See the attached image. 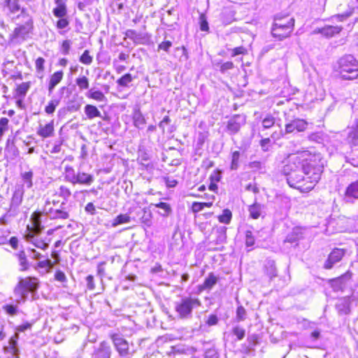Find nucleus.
<instances>
[{
	"instance_id": "473e14b6",
	"label": "nucleus",
	"mask_w": 358,
	"mask_h": 358,
	"mask_svg": "<svg viewBox=\"0 0 358 358\" xmlns=\"http://www.w3.org/2000/svg\"><path fill=\"white\" fill-rule=\"evenodd\" d=\"M345 197L358 199V180L348 185L345 191Z\"/></svg>"
},
{
	"instance_id": "ea45409f",
	"label": "nucleus",
	"mask_w": 358,
	"mask_h": 358,
	"mask_svg": "<svg viewBox=\"0 0 358 358\" xmlns=\"http://www.w3.org/2000/svg\"><path fill=\"white\" fill-rule=\"evenodd\" d=\"M266 273L271 278L277 275V271L275 265V262L273 260H268L265 266Z\"/></svg>"
},
{
	"instance_id": "5701e85b",
	"label": "nucleus",
	"mask_w": 358,
	"mask_h": 358,
	"mask_svg": "<svg viewBox=\"0 0 358 358\" xmlns=\"http://www.w3.org/2000/svg\"><path fill=\"white\" fill-rule=\"evenodd\" d=\"M57 6L53 9V15L57 17H64L67 15L66 0H55Z\"/></svg>"
},
{
	"instance_id": "39448f33",
	"label": "nucleus",
	"mask_w": 358,
	"mask_h": 358,
	"mask_svg": "<svg viewBox=\"0 0 358 358\" xmlns=\"http://www.w3.org/2000/svg\"><path fill=\"white\" fill-rule=\"evenodd\" d=\"M294 26V19L289 16L278 15L274 18L272 34L274 37L282 40L289 36Z\"/></svg>"
},
{
	"instance_id": "774afa93",
	"label": "nucleus",
	"mask_w": 358,
	"mask_h": 358,
	"mask_svg": "<svg viewBox=\"0 0 358 358\" xmlns=\"http://www.w3.org/2000/svg\"><path fill=\"white\" fill-rule=\"evenodd\" d=\"M349 137L352 139L353 143H358V127L350 132Z\"/></svg>"
},
{
	"instance_id": "e2e57ef3",
	"label": "nucleus",
	"mask_w": 358,
	"mask_h": 358,
	"mask_svg": "<svg viewBox=\"0 0 358 358\" xmlns=\"http://www.w3.org/2000/svg\"><path fill=\"white\" fill-rule=\"evenodd\" d=\"M59 18L60 19L57 22V27L58 29H64L67 27L69 24V20L66 18H65V17Z\"/></svg>"
},
{
	"instance_id": "de8ad7c7",
	"label": "nucleus",
	"mask_w": 358,
	"mask_h": 358,
	"mask_svg": "<svg viewBox=\"0 0 358 358\" xmlns=\"http://www.w3.org/2000/svg\"><path fill=\"white\" fill-rule=\"evenodd\" d=\"M92 57L90 55V52L85 50L80 57V62L84 64L90 65L92 62Z\"/></svg>"
},
{
	"instance_id": "6e6552de",
	"label": "nucleus",
	"mask_w": 358,
	"mask_h": 358,
	"mask_svg": "<svg viewBox=\"0 0 358 358\" xmlns=\"http://www.w3.org/2000/svg\"><path fill=\"white\" fill-rule=\"evenodd\" d=\"M2 6L9 17L19 18L30 15L28 9L22 5L20 0H3Z\"/></svg>"
},
{
	"instance_id": "4d7b16f0",
	"label": "nucleus",
	"mask_w": 358,
	"mask_h": 358,
	"mask_svg": "<svg viewBox=\"0 0 358 358\" xmlns=\"http://www.w3.org/2000/svg\"><path fill=\"white\" fill-rule=\"evenodd\" d=\"M352 13H353V9L350 8L349 10H348L342 14H338L336 15L333 16L332 18L336 19L338 21H344L347 18H348L350 16H351Z\"/></svg>"
},
{
	"instance_id": "aec40b11",
	"label": "nucleus",
	"mask_w": 358,
	"mask_h": 358,
	"mask_svg": "<svg viewBox=\"0 0 358 358\" xmlns=\"http://www.w3.org/2000/svg\"><path fill=\"white\" fill-rule=\"evenodd\" d=\"M342 29L343 27L341 26H325L323 28L315 30V33H320L326 37H332L339 34Z\"/></svg>"
},
{
	"instance_id": "8fccbe9b",
	"label": "nucleus",
	"mask_w": 358,
	"mask_h": 358,
	"mask_svg": "<svg viewBox=\"0 0 358 358\" xmlns=\"http://www.w3.org/2000/svg\"><path fill=\"white\" fill-rule=\"evenodd\" d=\"M246 318V310L242 306H240L236 309V319L237 322H241L245 320Z\"/></svg>"
},
{
	"instance_id": "5fc2aeb1",
	"label": "nucleus",
	"mask_w": 358,
	"mask_h": 358,
	"mask_svg": "<svg viewBox=\"0 0 358 358\" xmlns=\"http://www.w3.org/2000/svg\"><path fill=\"white\" fill-rule=\"evenodd\" d=\"M219 353L215 348L206 350L204 358H219Z\"/></svg>"
},
{
	"instance_id": "f8f14e48",
	"label": "nucleus",
	"mask_w": 358,
	"mask_h": 358,
	"mask_svg": "<svg viewBox=\"0 0 358 358\" xmlns=\"http://www.w3.org/2000/svg\"><path fill=\"white\" fill-rule=\"evenodd\" d=\"M18 338V334L15 333V335L10 338L8 345L3 348L4 352L8 355L6 358H20V350L17 348Z\"/></svg>"
},
{
	"instance_id": "2eb2a0df",
	"label": "nucleus",
	"mask_w": 358,
	"mask_h": 358,
	"mask_svg": "<svg viewBox=\"0 0 358 358\" xmlns=\"http://www.w3.org/2000/svg\"><path fill=\"white\" fill-rule=\"evenodd\" d=\"M244 124L245 120L243 117L238 115H234L227 122V131L230 135L236 134Z\"/></svg>"
},
{
	"instance_id": "4be33fe9",
	"label": "nucleus",
	"mask_w": 358,
	"mask_h": 358,
	"mask_svg": "<svg viewBox=\"0 0 358 358\" xmlns=\"http://www.w3.org/2000/svg\"><path fill=\"white\" fill-rule=\"evenodd\" d=\"M132 120L134 127L138 129H143L146 124L145 118L139 109L134 110L132 115Z\"/></svg>"
},
{
	"instance_id": "7c9ffc66",
	"label": "nucleus",
	"mask_w": 358,
	"mask_h": 358,
	"mask_svg": "<svg viewBox=\"0 0 358 358\" xmlns=\"http://www.w3.org/2000/svg\"><path fill=\"white\" fill-rule=\"evenodd\" d=\"M84 111L87 117L90 120L97 117H101V113L98 108L95 106L91 104H87L84 108Z\"/></svg>"
},
{
	"instance_id": "9b49d317",
	"label": "nucleus",
	"mask_w": 358,
	"mask_h": 358,
	"mask_svg": "<svg viewBox=\"0 0 358 358\" xmlns=\"http://www.w3.org/2000/svg\"><path fill=\"white\" fill-rule=\"evenodd\" d=\"M27 21L24 24L16 27L13 31V37L25 39L34 28V21L31 15L25 17Z\"/></svg>"
},
{
	"instance_id": "c85d7f7f",
	"label": "nucleus",
	"mask_w": 358,
	"mask_h": 358,
	"mask_svg": "<svg viewBox=\"0 0 358 358\" xmlns=\"http://www.w3.org/2000/svg\"><path fill=\"white\" fill-rule=\"evenodd\" d=\"M27 241L31 243L35 247L42 250H46L49 246V241L47 242L46 240L40 238L38 236L29 235L27 237Z\"/></svg>"
},
{
	"instance_id": "49530a36",
	"label": "nucleus",
	"mask_w": 358,
	"mask_h": 358,
	"mask_svg": "<svg viewBox=\"0 0 358 358\" xmlns=\"http://www.w3.org/2000/svg\"><path fill=\"white\" fill-rule=\"evenodd\" d=\"M8 120L6 117H1L0 119V141L5 131L8 129Z\"/></svg>"
},
{
	"instance_id": "603ef678",
	"label": "nucleus",
	"mask_w": 358,
	"mask_h": 358,
	"mask_svg": "<svg viewBox=\"0 0 358 358\" xmlns=\"http://www.w3.org/2000/svg\"><path fill=\"white\" fill-rule=\"evenodd\" d=\"M155 207L161 208L164 210V213H162L163 216H167L171 212V208L169 204L166 203L160 202L159 203L155 204Z\"/></svg>"
},
{
	"instance_id": "f03ea898",
	"label": "nucleus",
	"mask_w": 358,
	"mask_h": 358,
	"mask_svg": "<svg viewBox=\"0 0 358 358\" xmlns=\"http://www.w3.org/2000/svg\"><path fill=\"white\" fill-rule=\"evenodd\" d=\"M282 172L287 176V184L291 187L299 189L301 192H308L313 189L312 185L306 181V176L301 168L293 162V157L289 163L284 166Z\"/></svg>"
},
{
	"instance_id": "9d476101",
	"label": "nucleus",
	"mask_w": 358,
	"mask_h": 358,
	"mask_svg": "<svg viewBox=\"0 0 358 358\" xmlns=\"http://www.w3.org/2000/svg\"><path fill=\"white\" fill-rule=\"evenodd\" d=\"M50 201H46L44 207V212L51 220H66L69 217V213L65 210L64 206L60 205V208L49 207Z\"/></svg>"
},
{
	"instance_id": "e433bc0d",
	"label": "nucleus",
	"mask_w": 358,
	"mask_h": 358,
	"mask_svg": "<svg viewBox=\"0 0 358 358\" xmlns=\"http://www.w3.org/2000/svg\"><path fill=\"white\" fill-rule=\"evenodd\" d=\"M76 83L78 85L80 91L88 90L90 87L89 79L85 76L77 78L76 79Z\"/></svg>"
},
{
	"instance_id": "0e129e2a",
	"label": "nucleus",
	"mask_w": 358,
	"mask_h": 358,
	"mask_svg": "<svg viewBox=\"0 0 358 358\" xmlns=\"http://www.w3.org/2000/svg\"><path fill=\"white\" fill-rule=\"evenodd\" d=\"M55 279L61 282H64L66 281V277L65 273L62 271H57L55 274Z\"/></svg>"
},
{
	"instance_id": "72a5a7b5",
	"label": "nucleus",
	"mask_w": 358,
	"mask_h": 358,
	"mask_svg": "<svg viewBox=\"0 0 358 358\" xmlns=\"http://www.w3.org/2000/svg\"><path fill=\"white\" fill-rule=\"evenodd\" d=\"M86 96L90 99H92L97 101H106V97L104 94L99 90H94V89H90L86 94Z\"/></svg>"
},
{
	"instance_id": "7ed1b4c3",
	"label": "nucleus",
	"mask_w": 358,
	"mask_h": 358,
	"mask_svg": "<svg viewBox=\"0 0 358 358\" xmlns=\"http://www.w3.org/2000/svg\"><path fill=\"white\" fill-rule=\"evenodd\" d=\"M336 71L342 78L353 80L358 77V62L352 55H346L337 62Z\"/></svg>"
},
{
	"instance_id": "680f3d73",
	"label": "nucleus",
	"mask_w": 358,
	"mask_h": 358,
	"mask_svg": "<svg viewBox=\"0 0 358 358\" xmlns=\"http://www.w3.org/2000/svg\"><path fill=\"white\" fill-rule=\"evenodd\" d=\"M45 59L43 57H38L35 62L36 69L39 72L44 71Z\"/></svg>"
},
{
	"instance_id": "3c124183",
	"label": "nucleus",
	"mask_w": 358,
	"mask_h": 358,
	"mask_svg": "<svg viewBox=\"0 0 358 358\" xmlns=\"http://www.w3.org/2000/svg\"><path fill=\"white\" fill-rule=\"evenodd\" d=\"M22 202V195L20 193L15 192L10 203L11 208H17L18 207Z\"/></svg>"
},
{
	"instance_id": "412c9836",
	"label": "nucleus",
	"mask_w": 358,
	"mask_h": 358,
	"mask_svg": "<svg viewBox=\"0 0 358 358\" xmlns=\"http://www.w3.org/2000/svg\"><path fill=\"white\" fill-rule=\"evenodd\" d=\"M64 73L62 71H58L55 72L50 78L48 83V94L52 93L55 87L62 81L63 79Z\"/></svg>"
},
{
	"instance_id": "c756f323",
	"label": "nucleus",
	"mask_w": 358,
	"mask_h": 358,
	"mask_svg": "<svg viewBox=\"0 0 358 358\" xmlns=\"http://www.w3.org/2000/svg\"><path fill=\"white\" fill-rule=\"evenodd\" d=\"M217 277L210 273L203 283L199 286L200 290L210 289L217 282Z\"/></svg>"
},
{
	"instance_id": "dca6fc26",
	"label": "nucleus",
	"mask_w": 358,
	"mask_h": 358,
	"mask_svg": "<svg viewBox=\"0 0 358 358\" xmlns=\"http://www.w3.org/2000/svg\"><path fill=\"white\" fill-rule=\"evenodd\" d=\"M350 278L351 274L347 272L337 278L331 280V286L335 292L343 291L347 287Z\"/></svg>"
},
{
	"instance_id": "6ab92c4d",
	"label": "nucleus",
	"mask_w": 358,
	"mask_h": 358,
	"mask_svg": "<svg viewBox=\"0 0 358 358\" xmlns=\"http://www.w3.org/2000/svg\"><path fill=\"white\" fill-rule=\"evenodd\" d=\"M54 131V122L51 121L45 125L40 124L37 130V134L43 138H49L53 136Z\"/></svg>"
},
{
	"instance_id": "ddd939ff",
	"label": "nucleus",
	"mask_w": 358,
	"mask_h": 358,
	"mask_svg": "<svg viewBox=\"0 0 358 358\" xmlns=\"http://www.w3.org/2000/svg\"><path fill=\"white\" fill-rule=\"evenodd\" d=\"M308 122L299 118H296L285 124V134H291L294 131L301 132L307 129Z\"/></svg>"
},
{
	"instance_id": "338daca9",
	"label": "nucleus",
	"mask_w": 358,
	"mask_h": 358,
	"mask_svg": "<svg viewBox=\"0 0 358 358\" xmlns=\"http://www.w3.org/2000/svg\"><path fill=\"white\" fill-rule=\"evenodd\" d=\"M218 322V318L216 315H210L208 316V320H206V324L208 326H213L217 324Z\"/></svg>"
},
{
	"instance_id": "37998d69",
	"label": "nucleus",
	"mask_w": 358,
	"mask_h": 358,
	"mask_svg": "<svg viewBox=\"0 0 358 358\" xmlns=\"http://www.w3.org/2000/svg\"><path fill=\"white\" fill-rule=\"evenodd\" d=\"M30 87V83H22L20 85H19L17 87L16 92L17 94L20 96L24 97L27 91L29 90Z\"/></svg>"
},
{
	"instance_id": "a19ab883",
	"label": "nucleus",
	"mask_w": 358,
	"mask_h": 358,
	"mask_svg": "<svg viewBox=\"0 0 358 358\" xmlns=\"http://www.w3.org/2000/svg\"><path fill=\"white\" fill-rule=\"evenodd\" d=\"M232 217V213L229 209H224L222 214L218 217V220L220 222L224 224H229Z\"/></svg>"
},
{
	"instance_id": "4c0bfd02",
	"label": "nucleus",
	"mask_w": 358,
	"mask_h": 358,
	"mask_svg": "<svg viewBox=\"0 0 358 358\" xmlns=\"http://www.w3.org/2000/svg\"><path fill=\"white\" fill-rule=\"evenodd\" d=\"M33 176H34L33 171L31 170L29 171H25L24 173H21L22 178L27 188H31L33 186V182H32Z\"/></svg>"
},
{
	"instance_id": "bf43d9fd",
	"label": "nucleus",
	"mask_w": 358,
	"mask_h": 358,
	"mask_svg": "<svg viewBox=\"0 0 358 358\" xmlns=\"http://www.w3.org/2000/svg\"><path fill=\"white\" fill-rule=\"evenodd\" d=\"M125 36L134 41H136L140 38L139 34L134 29L127 30L125 32Z\"/></svg>"
},
{
	"instance_id": "1a4fd4ad",
	"label": "nucleus",
	"mask_w": 358,
	"mask_h": 358,
	"mask_svg": "<svg viewBox=\"0 0 358 358\" xmlns=\"http://www.w3.org/2000/svg\"><path fill=\"white\" fill-rule=\"evenodd\" d=\"M115 350L121 357H127L129 355V345L128 341L118 334L110 335Z\"/></svg>"
},
{
	"instance_id": "052dcab7",
	"label": "nucleus",
	"mask_w": 358,
	"mask_h": 358,
	"mask_svg": "<svg viewBox=\"0 0 358 358\" xmlns=\"http://www.w3.org/2000/svg\"><path fill=\"white\" fill-rule=\"evenodd\" d=\"M246 53L247 50L243 46H239L231 50L232 57H235L238 55H245Z\"/></svg>"
},
{
	"instance_id": "69168bd1",
	"label": "nucleus",
	"mask_w": 358,
	"mask_h": 358,
	"mask_svg": "<svg viewBox=\"0 0 358 358\" xmlns=\"http://www.w3.org/2000/svg\"><path fill=\"white\" fill-rule=\"evenodd\" d=\"M71 48V41L66 40L63 41L62 45V52L64 55H68Z\"/></svg>"
},
{
	"instance_id": "58836bf2",
	"label": "nucleus",
	"mask_w": 358,
	"mask_h": 358,
	"mask_svg": "<svg viewBox=\"0 0 358 358\" xmlns=\"http://www.w3.org/2000/svg\"><path fill=\"white\" fill-rule=\"evenodd\" d=\"M60 99H52L45 108V112L48 114H52L56 109V107L59 104Z\"/></svg>"
},
{
	"instance_id": "864d4df0",
	"label": "nucleus",
	"mask_w": 358,
	"mask_h": 358,
	"mask_svg": "<svg viewBox=\"0 0 358 358\" xmlns=\"http://www.w3.org/2000/svg\"><path fill=\"white\" fill-rule=\"evenodd\" d=\"M255 242V237L252 234V232L250 230L246 231L245 232V245L247 247H251L254 245Z\"/></svg>"
},
{
	"instance_id": "c9c22d12",
	"label": "nucleus",
	"mask_w": 358,
	"mask_h": 358,
	"mask_svg": "<svg viewBox=\"0 0 358 358\" xmlns=\"http://www.w3.org/2000/svg\"><path fill=\"white\" fill-rule=\"evenodd\" d=\"M227 228L225 227H220L216 229V244H221L225 242L227 239Z\"/></svg>"
},
{
	"instance_id": "423d86ee",
	"label": "nucleus",
	"mask_w": 358,
	"mask_h": 358,
	"mask_svg": "<svg viewBox=\"0 0 358 358\" xmlns=\"http://www.w3.org/2000/svg\"><path fill=\"white\" fill-rule=\"evenodd\" d=\"M201 306V301L193 296H182L180 301L175 302L174 308L180 319H190L192 311Z\"/></svg>"
},
{
	"instance_id": "a18cd8bd",
	"label": "nucleus",
	"mask_w": 358,
	"mask_h": 358,
	"mask_svg": "<svg viewBox=\"0 0 358 358\" xmlns=\"http://www.w3.org/2000/svg\"><path fill=\"white\" fill-rule=\"evenodd\" d=\"M240 157V152L234 151L231 156V169L236 170L238 168V162Z\"/></svg>"
},
{
	"instance_id": "a211bd4d",
	"label": "nucleus",
	"mask_w": 358,
	"mask_h": 358,
	"mask_svg": "<svg viewBox=\"0 0 358 358\" xmlns=\"http://www.w3.org/2000/svg\"><path fill=\"white\" fill-rule=\"evenodd\" d=\"M196 350L192 347H186L183 345H177L171 346L170 350L167 352L169 356L176 357L178 355H194Z\"/></svg>"
},
{
	"instance_id": "2f4dec72",
	"label": "nucleus",
	"mask_w": 358,
	"mask_h": 358,
	"mask_svg": "<svg viewBox=\"0 0 358 358\" xmlns=\"http://www.w3.org/2000/svg\"><path fill=\"white\" fill-rule=\"evenodd\" d=\"M302 238V233L300 229L294 228L286 237L285 242L294 243Z\"/></svg>"
},
{
	"instance_id": "6e6d98bb",
	"label": "nucleus",
	"mask_w": 358,
	"mask_h": 358,
	"mask_svg": "<svg viewBox=\"0 0 358 358\" xmlns=\"http://www.w3.org/2000/svg\"><path fill=\"white\" fill-rule=\"evenodd\" d=\"M275 123V118L271 115H267L262 121L264 129L271 128Z\"/></svg>"
},
{
	"instance_id": "09e8293b",
	"label": "nucleus",
	"mask_w": 358,
	"mask_h": 358,
	"mask_svg": "<svg viewBox=\"0 0 358 358\" xmlns=\"http://www.w3.org/2000/svg\"><path fill=\"white\" fill-rule=\"evenodd\" d=\"M5 151L8 152H11L13 157H16L18 155L19 151L16 146L13 143L10 145V139L7 140L6 147L5 148Z\"/></svg>"
},
{
	"instance_id": "f3484780",
	"label": "nucleus",
	"mask_w": 358,
	"mask_h": 358,
	"mask_svg": "<svg viewBox=\"0 0 358 358\" xmlns=\"http://www.w3.org/2000/svg\"><path fill=\"white\" fill-rule=\"evenodd\" d=\"M345 255L343 249L335 248L329 254L327 260L324 263V268L330 269L337 262H340Z\"/></svg>"
},
{
	"instance_id": "79ce46f5",
	"label": "nucleus",
	"mask_w": 358,
	"mask_h": 358,
	"mask_svg": "<svg viewBox=\"0 0 358 358\" xmlns=\"http://www.w3.org/2000/svg\"><path fill=\"white\" fill-rule=\"evenodd\" d=\"M132 80V76L130 73H126L117 80V83L122 87H128L129 83Z\"/></svg>"
},
{
	"instance_id": "20e7f679",
	"label": "nucleus",
	"mask_w": 358,
	"mask_h": 358,
	"mask_svg": "<svg viewBox=\"0 0 358 358\" xmlns=\"http://www.w3.org/2000/svg\"><path fill=\"white\" fill-rule=\"evenodd\" d=\"M38 287V279L34 277H27L19 280L14 288L15 302L18 304L24 302L29 292H35Z\"/></svg>"
},
{
	"instance_id": "13d9d810",
	"label": "nucleus",
	"mask_w": 358,
	"mask_h": 358,
	"mask_svg": "<svg viewBox=\"0 0 358 358\" xmlns=\"http://www.w3.org/2000/svg\"><path fill=\"white\" fill-rule=\"evenodd\" d=\"M3 309L10 315H15L17 313V306L13 305H5Z\"/></svg>"
},
{
	"instance_id": "bb28decb",
	"label": "nucleus",
	"mask_w": 358,
	"mask_h": 358,
	"mask_svg": "<svg viewBox=\"0 0 358 358\" xmlns=\"http://www.w3.org/2000/svg\"><path fill=\"white\" fill-rule=\"evenodd\" d=\"M42 214L40 212H34L31 215V222L33 225V231L36 234H38L41 233L43 229V226L41 225V217Z\"/></svg>"
},
{
	"instance_id": "c03bdc74",
	"label": "nucleus",
	"mask_w": 358,
	"mask_h": 358,
	"mask_svg": "<svg viewBox=\"0 0 358 358\" xmlns=\"http://www.w3.org/2000/svg\"><path fill=\"white\" fill-rule=\"evenodd\" d=\"M232 333L239 341L243 339L245 336V330L239 326L234 327L232 329Z\"/></svg>"
},
{
	"instance_id": "0eeeda50",
	"label": "nucleus",
	"mask_w": 358,
	"mask_h": 358,
	"mask_svg": "<svg viewBox=\"0 0 358 358\" xmlns=\"http://www.w3.org/2000/svg\"><path fill=\"white\" fill-rule=\"evenodd\" d=\"M64 177L65 181L73 185L90 186L94 181L93 175L80 171H76L74 168L69 165L64 167Z\"/></svg>"
},
{
	"instance_id": "4468645a",
	"label": "nucleus",
	"mask_w": 358,
	"mask_h": 358,
	"mask_svg": "<svg viewBox=\"0 0 358 358\" xmlns=\"http://www.w3.org/2000/svg\"><path fill=\"white\" fill-rule=\"evenodd\" d=\"M112 350L110 345L105 341L101 342L97 348H95L92 358H110Z\"/></svg>"
},
{
	"instance_id": "b1692460",
	"label": "nucleus",
	"mask_w": 358,
	"mask_h": 358,
	"mask_svg": "<svg viewBox=\"0 0 358 358\" xmlns=\"http://www.w3.org/2000/svg\"><path fill=\"white\" fill-rule=\"evenodd\" d=\"M350 299L348 297H343L338 300L336 308L340 314H348L350 312Z\"/></svg>"
},
{
	"instance_id": "f704fd0d",
	"label": "nucleus",
	"mask_w": 358,
	"mask_h": 358,
	"mask_svg": "<svg viewBox=\"0 0 358 358\" xmlns=\"http://www.w3.org/2000/svg\"><path fill=\"white\" fill-rule=\"evenodd\" d=\"M131 220V217L128 214H120L113 220L111 225L113 227H116L120 224L129 223Z\"/></svg>"
},
{
	"instance_id": "a878e982",
	"label": "nucleus",
	"mask_w": 358,
	"mask_h": 358,
	"mask_svg": "<svg viewBox=\"0 0 358 358\" xmlns=\"http://www.w3.org/2000/svg\"><path fill=\"white\" fill-rule=\"evenodd\" d=\"M55 195H57L62 198L64 201L62 202V206H65L66 203L71 196V191L66 185H60L58 189L55 192Z\"/></svg>"
},
{
	"instance_id": "f257e3e1",
	"label": "nucleus",
	"mask_w": 358,
	"mask_h": 358,
	"mask_svg": "<svg viewBox=\"0 0 358 358\" xmlns=\"http://www.w3.org/2000/svg\"><path fill=\"white\" fill-rule=\"evenodd\" d=\"M293 162L301 168L306 181L312 185V189L318 182L323 172L324 163L319 155H312L305 151L293 157Z\"/></svg>"
},
{
	"instance_id": "393cba45",
	"label": "nucleus",
	"mask_w": 358,
	"mask_h": 358,
	"mask_svg": "<svg viewBox=\"0 0 358 358\" xmlns=\"http://www.w3.org/2000/svg\"><path fill=\"white\" fill-rule=\"evenodd\" d=\"M264 205L257 202L254 203L252 205L250 206L248 208L250 216L252 219H258L264 213Z\"/></svg>"
},
{
	"instance_id": "cd10ccee",
	"label": "nucleus",
	"mask_w": 358,
	"mask_h": 358,
	"mask_svg": "<svg viewBox=\"0 0 358 358\" xmlns=\"http://www.w3.org/2000/svg\"><path fill=\"white\" fill-rule=\"evenodd\" d=\"M15 256L17 257L19 264L20 266V271H25L29 268V263L28 262L25 252L22 250L19 252L15 253Z\"/></svg>"
}]
</instances>
